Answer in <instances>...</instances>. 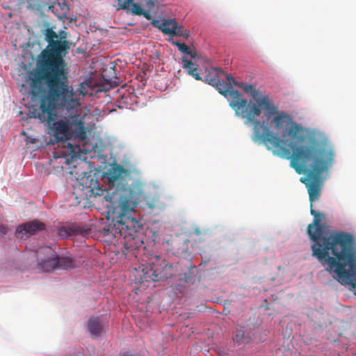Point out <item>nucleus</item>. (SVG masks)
<instances>
[{"label": "nucleus", "mask_w": 356, "mask_h": 356, "mask_svg": "<svg viewBox=\"0 0 356 356\" xmlns=\"http://www.w3.org/2000/svg\"><path fill=\"white\" fill-rule=\"evenodd\" d=\"M162 22H165V23H167V22H176V20L175 19H162Z\"/></svg>", "instance_id": "aec40b11"}, {"label": "nucleus", "mask_w": 356, "mask_h": 356, "mask_svg": "<svg viewBox=\"0 0 356 356\" xmlns=\"http://www.w3.org/2000/svg\"><path fill=\"white\" fill-rule=\"evenodd\" d=\"M7 232L8 228L5 225L0 224V236L6 234Z\"/></svg>", "instance_id": "a211bd4d"}, {"label": "nucleus", "mask_w": 356, "mask_h": 356, "mask_svg": "<svg viewBox=\"0 0 356 356\" xmlns=\"http://www.w3.org/2000/svg\"><path fill=\"white\" fill-rule=\"evenodd\" d=\"M151 22H152V23H154V22H159V21H158V20H156V19H154V20H152Z\"/></svg>", "instance_id": "4be33fe9"}, {"label": "nucleus", "mask_w": 356, "mask_h": 356, "mask_svg": "<svg viewBox=\"0 0 356 356\" xmlns=\"http://www.w3.org/2000/svg\"><path fill=\"white\" fill-rule=\"evenodd\" d=\"M44 228V223L33 220L19 225L16 229L15 236L18 238H24L34 234L38 231L43 230Z\"/></svg>", "instance_id": "1a4fd4ad"}, {"label": "nucleus", "mask_w": 356, "mask_h": 356, "mask_svg": "<svg viewBox=\"0 0 356 356\" xmlns=\"http://www.w3.org/2000/svg\"><path fill=\"white\" fill-rule=\"evenodd\" d=\"M204 81L215 86L220 94L225 97L229 96V104L237 116L253 120L260 114V111L254 103L244 99L238 90L233 89V86H236L244 92V88L246 86H252V84L237 82L230 74L220 68L210 70L206 74Z\"/></svg>", "instance_id": "20e7f679"}, {"label": "nucleus", "mask_w": 356, "mask_h": 356, "mask_svg": "<svg viewBox=\"0 0 356 356\" xmlns=\"http://www.w3.org/2000/svg\"><path fill=\"white\" fill-rule=\"evenodd\" d=\"M127 175L128 171L122 165H116L109 170L108 179L110 184L109 191L104 197L114 207L116 213L117 222L114 225L118 233L126 238H134L140 222L134 216L135 209L138 202L146 198L144 192V184L140 180L134 181L127 186L123 183V175ZM117 231L115 232V235Z\"/></svg>", "instance_id": "7ed1b4c3"}, {"label": "nucleus", "mask_w": 356, "mask_h": 356, "mask_svg": "<svg viewBox=\"0 0 356 356\" xmlns=\"http://www.w3.org/2000/svg\"><path fill=\"white\" fill-rule=\"evenodd\" d=\"M129 25H131V26H133L134 24L133 23H131V24H128Z\"/></svg>", "instance_id": "b1692460"}, {"label": "nucleus", "mask_w": 356, "mask_h": 356, "mask_svg": "<svg viewBox=\"0 0 356 356\" xmlns=\"http://www.w3.org/2000/svg\"><path fill=\"white\" fill-rule=\"evenodd\" d=\"M244 92L253 98L257 102L254 104L260 111V114L253 120L242 118L245 120V124H253L252 140L254 143L262 142L268 149H272L274 155L289 160L290 166L298 174L307 175L306 177H302L300 181L305 184L310 204H312L321 195L324 181L323 173L332 165L334 149L314 136L309 137L307 142L301 145L281 138L268 127L270 117H273L271 123L277 130L286 127L283 131L284 136H289L298 141L304 140V128L294 122L286 112L280 111L268 95H260L259 90L254 86H246Z\"/></svg>", "instance_id": "f03ea898"}, {"label": "nucleus", "mask_w": 356, "mask_h": 356, "mask_svg": "<svg viewBox=\"0 0 356 356\" xmlns=\"http://www.w3.org/2000/svg\"><path fill=\"white\" fill-rule=\"evenodd\" d=\"M179 280L183 281L185 283H193V278L191 275V270H188L183 274L179 275Z\"/></svg>", "instance_id": "dca6fc26"}, {"label": "nucleus", "mask_w": 356, "mask_h": 356, "mask_svg": "<svg viewBox=\"0 0 356 356\" xmlns=\"http://www.w3.org/2000/svg\"><path fill=\"white\" fill-rule=\"evenodd\" d=\"M165 35L170 37L179 36L187 39L190 36V31L184 29L179 24H152Z\"/></svg>", "instance_id": "6e6552de"}, {"label": "nucleus", "mask_w": 356, "mask_h": 356, "mask_svg": "<svg viewBox=\"0 0 356 356\" xmlns=\"http://www.w3.org/2000/svg\"><path fill=\"white\" fill-rule=\"evenodd\" d=\"M79 90V93L83 96L87 93V90L85 89L83 83L80 84Z\"/></svg>", "instance_id": "6ab92c4d"}, {"label": "nucleus", "mask_w": 356, "mask_h": 356, "mask_svg": "<svg viewBox=\"0 0 356 356\" xmlns=\"http://www.w3.org/2000/svg\"><path fill=\"white\" fill-rule=\"evenodd\" d=\"M178 48L179 51L185 55L189 56L192 58L197 57V52L195 50L192 49L190 47L186 45L185 43L177 42H173Z\"/></svg>", "instance_id": "2eb2a0df"}, {"label": "nucleus", "mask_w": 356, "mask_h": 356, "mask_svg": "<svg viewBox=\"0 0 356 356\" xmlns=\"http://www.w3.org/2000/svg\"><path fill=\"white\" fill-rule=\"evenodd\" d=\"M189 240L181 237H175L170 241V249L174 254L182 256L188 250Z\"/></svg>", "instance_id": "9d476101"}, {"label": "nucleus", "mask_w": 356, "mask_h": 356, "mask_svg": "<svg viewBox=\"0 0 356 356\" xmlns=\"http://www.w3.org/2000/svg\"><path fill=\"white\" fill-rule=\"evenodd\" d=\"M243 336H244L243 330H238V331H237V333L236 334V339L237 341H239L243 338Z\"/></svg>", "instance_id": "f3484780"}, {"label": "nucleus", "mask_w": 356, "mask_h": 356, "mask_svg": "<svg viewBox=\"0 0 356 356\" xmlns=\"http://www.w3.org/2000/svg\"><path fill=\"white\" fill-rule=\"evenodd\" d=\"M118 9H127L131 3V13L136 15H143L147 19H151L149 13L154 7L153 0H118Z\"/></svg>", "instance_id": "0eeeda50"}, {"label": "nucleus", "mask_w": 356, "mask_h": 356, "mask_svg": "<svg viewBox=\"0 0 356 356\" xmlns=\"http://www.w3.org/2000/svg\"><path fill=\"white\" fill-rule=\"evenodd\" d=\"M182 66L187 70L188 74L191 75L196 80H202V77L197 73V65L188 60L186 56L181 58Z\"/></svg>", "instance_id": "ddd939ff"}, {"label": "nucleus", "mask_w": 356, "mask_h": 356, "mask_svg": "<svg viewBox=\"0 0 356 356\" xmlns=\"http://www.w3.org/2000/svg\"><path fill=\"white\" fill-rule=\"evenodd\" d=\"M122 356H136V355H135L132 354V353H130V352H127V353H125Z\"/></svg>", "instance_id": "412c9836"}, {"label": "nucleus", "mask_w": 356, "mask_h": 356, "mask_svg": "<svg viewBox=\"0 0 356 356\" xmlns=\"http://www.w3.org/2000/svg\"><path fill=\"white\" fill-rule=\"evenodd\" d=\"M88 331L92 337H99L103 330V322L98 317H92L88 321Z\"/></svg>", "instance_id": "9b49d317"}, {"label": "nucleus", "mask_w": 356, "mask_h": 356, "mask_svg": "<svg viewBox=\"0 0 356 356\" xmlns=\"http://www.w3.org/2000/svg\"><path fill=\"white\" fill-rule=\"evenodd\" d=\"M69 8L65 2H54L49 7V12L53 13L58 19L67 18Z\"/></svg>", "instance_id": "f8f14e48"}, {"label": "nucleus", "mask_w": 356, "mask_h": 356, "mask_svg": "<svg viewBox=\"0 0 356 356\" xmlns=\"http://www.w3.org/2000/svg\"><path fill=\"white\" fill-rule=\"evenodd\" d=\"M179 264H170L160 256H155L152 261L142 269L143 281L159 282L176 275Z\"/></svg>", "instance_id": "423d86ee"}, {"label": "nucleus", "mask_w": 356, "mask_h": 356, "mask_svg": "<svg viewBox=\"0 0 356 356\" xmlns=\"http://www.w3.org/2000/svg\"><path fill=\"white\" fill-rule=\"evenodd\" d=\"M47 47L38 56L37 67L29 73L27 79L30 92L36 97L44 92H48L40 99L39 108L29 110L31 117L42 122H47L50 134L58 142L67 143L72 159L81 150L79 145L74 146L69 140L74 138L83 141L87 137L84 116L79 113L64 116L56 120V108L72 111L80 106L79 98L72 86L68 84V66L63 56L68 53L69 44L58 38L52 29H47Z\"/></svg>", "instance_id": "f257e3e1"}, {"label": "nucleus", "mask_w": 356, "mask_h": 356, "mask_svg": "<svg viewBox=\"0 0 356 356\" xmlns=\"http://www.w3.org/2000/svg\"><path fill=\"white\" fill-rule=\"evenodd\" d=\"M38 266L43 272L54 270H70L77 266L76 261L71 257H59L50 246H43L37 251Z\"/></svg>", "instance_id": "39448f33"}, {"label": "nucleus", "mask_w": 356, "mask_h": 356, "mask_svg": "<svg viewBox=\"0 0 356 356\" xmlns=\"http://www.w3.org/2000/svg\"><path fill=\"white\" fill-rule=\"evenodd\" d=\"M78 232L77 228L74 225H62L58 228L57 234L61 238H65Z\"/></svg>", "instance_id": "4468645a"}, {"label": "nucleus", "mask_w": 356, "mask_h": 356, "mask_svg": "<svg viewBox=\"0 0 356 356\" xmlns=\"http://www.w3.org/2000/svg\"><path fill=\"white\" fill-rule=\"evenodd\" d=\"M70 23H72V19H70V20L69 21Z\"/></svg>", "instance_id": "5701e85b"}]
</instances>
